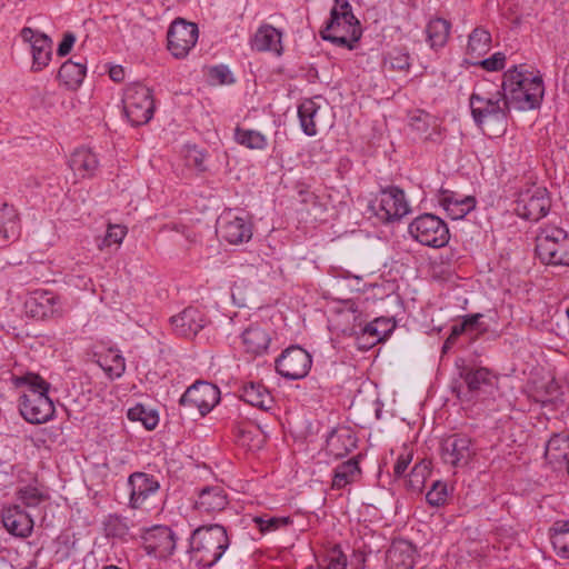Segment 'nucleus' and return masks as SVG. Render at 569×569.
I'll list each match as a JSON object with an SVG mask.
<instances>
[{
	"mask_svg": "<svg viewBox=\"0 0 569 569\" xmlns=\"http://www.w3.org/2000/svg\"><path fill=\"white\" fill-rule=\"evenodd\" d=\"M229 547V537L220 525L201 526L190 538L189 553L193 561L204 568L213 566Z\"/></svg>",
	"mask_w": 569,
	"mask_h": 569,
	"instance_id": "obj_3",
	"label": "nucleus"
},
{
	"mask_svg": "<svg viewBox=\"0 0 569 569\" xmlns=\"http://www.w3.org/2000/svg\"><path fill=\"white\" fill-rule=\"evenodd\" d=\"M210 74L220 84L228 82L229 71L224 68H219V67L212 68L210 70Z\"/></svg>",
	"mask_w": 569,
	"mask_h": 569,
	"instance_id": "obj_59",
	"label": "nucleus"
},
{
	"mask_svg": "<svg viewBox=\"0 0 569 569\" xmlns=\"http://www.w3.org/2000/svg\"><path fill=\"white\" fill-rule=\"evenodd\" d=\"M491 48V36L482 29L476 28L469 36L468 44L466 48L467 61L471 64H478L481 59Z\"/></svg>",
	"mask_w": 569,
	"mask_h": 569,
	"instance_id": "obj_27",
	"label": "nucleus"
},
{
	"mask_svg": "<svg viewBox=\"0 0 569 569\" xmlns=\"http://www.w3.org/2000/svg\"><path fill=\"white\" fill-rule=\"evenodd\" d=\"M254 521L259 525L261 532L270 531L278 528L280 525H287L288 519L286 518H270L263 520L262 518H256Z\"/></svg>",
	"mask_w": 569,
	"mask_h": 569,
	"instance_id": "obj_54",
	"label": "nucleus"
},
{
	"mask_svg": "<svg viewBox=\"0 0 569 569\" xmlns=\"http://www.w3.org/2000/svg\"><path fill=\"white\" fill-rule=\"evenodd\" d=\"M109 76L114 82L124 80V69L121 66H113L109 70Z\"/></svg>",
	"mask_w": 569,
	"mask_h": 569,
	"instance_id": "obj_60",
	"label": "nucleus"
},
{
	"mask_svg": "<svg viewBox=\"0 0 569 569\" xmlns=\"http://www.w3.org/2000/svg\"><path fill=\"white\" fill-rule=\"evenodd\" d=\"M2 522L4 528L13 536L26 538L33 529V520L19 506H11L3 510Z\"/></svg>",
	"mask_w": 569,
	"mask_h": 569,
	"instance_id": "obj_21",
	"label": "nucleus"
},
{
	"mask_svg": "<svg viewBox=\"0 0 569 569\" xmlns=\"http://www.w3.org/2000/svg\"><path fill=\"white\" fill-rule=\"evenodd\" d=\"M188 164L197 168L199 171L206 170L204 154L196 148L189 149L186 156Z\"/></svg>",
	"mask_w": 569,
	"mask_h": 569,
	"instance_id": "obj_53",
	"label": "nucleus"
},
{
	"mask_svg": "<svg viewBox=\"0 0 569 569\" xmlns=\"http://www.w3.org/2000/svg\"><path fill=\"white\" fill-rule=\"evenodd\" d=\"M236 140L249 149H262L266 146V138L254 130H242L237 128Z\"/></svg>",
	"mask_w": 569,
	"mask_h": 569,
	"instance_id": "obj_44",
	"label": "nucleus"
},
{
	"mask_svg": "<svg viewBox=\"0 0 569 569\" xmlns=\"http://www.w3.org/2000/svg\"><path fill=\"white\" fill-rule=\"evenodd\" d=\"M59 298L48 291L37 290L26 300L27 313L34 319H46L53 316L61 317L63 310L57 308Z\"/></svg>",
	"mask_w": 569,
	"mask_h": 569,
	"instance_id": "obj_17",
	"label": "nucleus"
},
{
	"mask_svg": "<svg viewBox=\"0 0 569 569\" xmlns=\"http://www.w3.org/2000/svg\"><path fill=\"white\" fill-rule=\"evenodd\" d=\"M17 383L29 387L20 400V413L30 423H44L54 415V406L48 397L49 383L40 376L28 373L17 379Z\"/></svg>",
	"mask_w": 569,
	"mask_h": 569,
	"instance_id": "obj_2",
	"label": "nucleus"
},
{
	"mask_svg": "<svg viewBox=\"0 0 569 569\" xmlns=\"http://www.w3.org/2000/svg\"><path fill=\"white\" fill-rule=\"evenodd\" d=\"M441 456L446 463L455 468L467 466L475 456L471 440L460 436L448 437L442 442Z\"/></svg>",
	"mask_w": 569,
	"mask_h": 569,
	"instance_id": "obj_16",
	"label": "nucleus"
},
{
	"mask_svg": "<svg viewBox=\"0 0 569 569\" xmlns=\"http://www.w3.org/2000/svg\"><path fill=\"white\" fill-rule=\"evenodd\" d=\"M470 107L475 120L482 130L492 137H500L507 129V113L510 109L506 98L500 92L491 97L473 93L470 98Z\"/></svg>",
	"mask_w": 569,
	"mask_h": 569,
	"instance_id": "obj_4",
	"label": "nucleus"
},
{
	"mask_svg": "<svg viewBox=\"0 0 569 569\" xmlns=\"http://www.w3.org/2000/svg\"><path fill=\"white\" fill-rule=\"evenodd\" d=\"M411 127L426 136L427 139L439 133V121L435 116L426 111L418 110L411 117Z\"/></svg>",
	"mask_w": 569,
	"mask_h": 569,
	"instance_id": "obj_40",
	"label": "nucleus"
},
{
	"mask_svg": "<svg viewBox=\"0 0 569 569\" xmlns=\"http://www.w3.org/2000/svg\"><path fill=\"white\" fill-rule=\"evenodd\" d=\"M551 538L557 555L569 559V521L555 529Z\"/></svg>",
	"mask_w": 569,
	"mask_h": 569,
	"instance_id": "obj_43",
	"label": "nucleus"
},
{
	"mask_svg": "<svg viewBox=\"0 0 569 569\" xmlns=\"http://www.w3.org/2000/svg\"><path fill=\"white\" fill-rule=\"evenodd\" d=\"M20 500L28 507H36L48 499V496L36 487H24L19 490Z\"/></svg>",
	"mask_w": 569,
	"mask_h": 569,
	"instance_id": "obj_46",
	"label": "nucleus"
},
{
	"mask_svg": "<svg viewBox=\"0 0 569 569\" xmlns=\"http://www.w3.org/2000/svg\"><path fill=\"white\" fill-rule=\"evenodd\" d=\"M218 233L224 241L238 244L249 241L252 237V227L244 218L234 211H224L218 220Z\"/></svg>",
	"mask_w": 569,
	"mask_h": 569,
	"instance_id": "obj_14",
	"label": "nucleus"
},
{
	"mask_svg": "<svg viewBox=\"0 0 569 569\" xmlns=\"http://www.w3.org/2000/svg\"><path fill=\"white\" fill-rule=\"evenodd\" d=\"M127 234V228L122 224H109L103 246L120 244Z\"/></svg>",
	"mask_w": 569,
	"mask_h": 569,
	"instance_id": "obj_49",
	"label": "nucleus"
},
{
	"mask_svg": "<svg viewBox=\"0 0 569 569\" xmlns=\"http://www.w3.org/2000/svg\"><path fill=\"white\" fill-rule=\"evenodd\" d=\"M241 338L246 352L254 357L267 353L272 340L269 328L260 323L246 328Z\"/></svg>",
	"mask_w": 569,
	"mask_h": 569,
	"instance_id": "obj_18",
	"label": "nucleus"
},
{
	"mask_svg": "<svg viewBox=\"0 0 569 569\" xmlns=\"http://www.w3.org/2000/svg\"><path fill=\"white\" fill-rule=\"evenodd\" d=\"M130 506L134 509L149 510L154 508L159 483L143 472H134L129 477Z\"/></svg>",
	"mask_w": 569,
	"mask_h": 569,
	"instance_id": "obj_12",
	"label": "nucleus"
},
{
	"mask_svg": "<svg viewBox=\"0 0 569 569\" xmlns=\"http://www.w3.org/2000/svg\"><path fill=\"white\" fill-rule=\"evenodd\" d=\"M430 473L431 461L422 459L416 463L405 479L407 490L413 493L422 492Z\"/></svg>",
	"mask_w": 569,
	"mask_h": 569,
	"instance_id": "obj_33",
	"label": "nucleus"
},
{
	"mask_svg": "<svg viewBox=\"0 0 569 569\" xmlns=\"http://www.w3.org/2000/svg\"><path fill=\"white\" fill-rule=\"evenodd\" d=\"M199 30L196 23L176 19L168 31V49L176 58H184L196 46Z\"/></svg>",
	"mask_w": 569,
	"mask_h": 569,
	"instance_id": "obj_10",
	"label": "nucleus"
},
{
	"mask_svg": "<svg viewBox=\"0 0 569 569\" xmlns=\"http://www.w3.org/2000/svg\"><path fill=\"white\" fill-rule=\"evenodd\" d=\"M311 356L300 347L286 349L276 361L277 371L287 379L305 378L311 368Z\"/></svg>",
	"mask_w": 569,
	"mask_h": 569,
	"instance_id": "obj_11",
	"label": "nucleus"
},
{
	"mask_svg": "<svg viewBox=\"0 0 569 569\" xmlns=\"http://www.w3.org/2000/svg\"><path fill=\"white\" fill-rule=\"evenodd\" d=\"M186 238L191 242V243H196L198 241V233L194 232V231H188L186 233Z\"/></svg>",
	"mask_w": 569,
	"mask_h": 569,
	"instance_id": "obj_63",
	"label": "nucleus"
},
{
	"mask_svg": "<svg viewBox=\"0 0 569 569\" xmlns=\"http://www.w3.org/2000/svg\"><path fill=\"white\" fill-rule=\"evenodd\" d=\"M503 97L510 108L530 110L537 108L543 97L545 88L540 76L532 72L508 70L502 81Z\"/></svg>",
	"mask_w": 569,
	"mask_h": 569,
	"instance_id": "obj_1",
	"label": "nucleus"
},
{
	"mask_svg": "<svg viewBox=\"0 0 569 569\" xmlns=\"http://www.w3.org/2000/svg\"><path fill=\"white\" fill-rule=\"evenodd\" d=\"M550 209L547 190L536 188L522 193L517 203V212L521 218L537 221L545 217Z\"/></svg>",
	"mask_w": 569,
	"mask_h": 569,
	"instance_id": "obj_15",
	"label": "nucleus"
},
{
	"mask_svg": "<svg viewBox=\"0 0 569 569\" xmlns=\"http://www.w3.org/2000/svg\"><path fill=\"white\" fill-rule=\"evenodd\" d=\"M237 440L240 446L249 450H257L261 448L263 437L258 428L249 426L248 428L239 429Z\"/></svg>",
	"mask_w": 569,
	"mask_h": 569,
	"instance_id": "obj_42",
	"label": "nucleus"
},
{
	"mask_svg": "<svg viewBox=\"0 0 569 569\" xmlns=\"http://www.w3.org/2000/svg\"><path fill=\"white\" fill-rule=\"evenodd\" d=\"M372 210L383 222L399 221L408 214L409 204L405 193L398 188L382 190L372 203Z\"/></svg>",
	"mask_w": 569,
	"mask_h": 569,
	"instance_id": "obj_9",
	"label": "nucleus"
},
{
	"mask_svg": "<svg viewBox=\"0 0 569 569\" xmlns=\"http://www.w3.org/2000/svg\"><path fill=\"white\" fill-rule=\"evenodd\" d=\"M74 41H76V38L72 33H70V32L66 33L63 36L62 41L60 42V44L58 47V51H57L58 54L60 57L67 56L71 51Z\"/></svg>",
	"mask_w": 569,
	"mask_h": 569,
	"instance_id": "obj_56",
	"label": "nucleus"
},
{
	"mask_svg": "<svg viewBox=\"0 0 569 569\" xmlns=\"http://www.w3.org/2000/svg\"><path fill=\"white\" fill-rule=\"evenodd\" d=\"M32 57H33V66H36L37 70H41L46 66H48L51 60L52 54V41L49 37L43 33H40L32 41Z\"/></svg>",
	"mask_w": 569,
	"mask_h": 569,
	"instance_id": "obj_37",
	"label": "nucleus"
},
{
	"mask_svg": "<svg viewBox=\"0 0 569 569\" xmlns=\"http://www.w3.org/2000/svg\"><path fill=\"white\" fill-rule=\"evenodd\" d=\"M97 167L98 159L90 149L79 148L70 158V168L77 177H90L96 171Z\"/></svg>",
	"mask_w": 569,
	"mask_h": 569,
	"instance_id": "obj_30",
	"label": "nucleus"
},
{
	"mask_svg": "<svg viewBox=\"0 0 569 569\" xmlns=\"http://www.w3.org/2000/svg\"><path fill=\"white\" fill-rule=\"evenodd\" d=\"M100 366L111 379L121 377L126 370L124 359L111 350L101 358Z\"/></svg>",
	"mask_w": 569,
	"mask_h": 569,
	"instance_id": "obj_41",
	"label": "nucleus"
},
{
	"mask_svg": "<svg viewBox=\"0 0 569 569\" xmlns=\"http://www.w3.org/2000/svg\"><path fill=\"white\" fill-rule=\"evenodd\" d=\"M86 76V67L71 60L62 63L58 71L59 80L68 88L76 89Z\"/></svg>",
	"mask_w": 569,
	"mask_h": 569,
	"instance_id": "obj_36",
	"label": "nucleus"
},
{
	"mask_svg": "<svg viewBox=\"0 0 569 569\" xmlns=\"http://www.w3.org/2000/svg\"><path fill=\"white\" fill-rule=\"evenodd\" d=\"M390 66L392 69L405 70L409 68V57L405 53H399L390 57Z\"/></svg>",
	"mask_w": 569,
	"mask_h": 569,
	"instance_id": "obj_58",
	"label": "nucleus"
},
{
	"mask_svg": "<svg viewBox=\"0 0 569 569\" xmlns=\"http://www.w3.org/2000/svg\"><path fill=\"white\" fill-rule=\"evenodd\" d=\"M252 48L258 51L282 52L281 32L270 24L261 26L252 39Z\"/></svg>",
	"mask_w": 569,
	"mask_h": 569,
	"instance_id": "obj_26",
	"label": "nucleus"
},
{
	"mask_svg": "<svg viewBox=\"0 0 569 569\" xmlns=\"http://www.w3.org/2000/svg\"><path fill=\"white\" fill-rule=\"evenodd\" d=\"M149 552L164 555L174 549V540L168 527L159 526L148 531L144 537Z\"/></svg>",
	"mask_w": 569,
	"mask_h": 569,
	"instance_id": "obj_28",
	"label": "nucleus"
},
{
	"mask_svg": "<svg viewBox=\"0 0 569 569\" xmlns=\"http://www.w3.org/2000/svg\"><path fill=\"white\" fill-rule=\"evenodd\" d=\"M396 323L387 318H377L365 323L361 335L358 337V348L366 350L383 341L395 329Z\"/></svg>",
	"mask_w": 569,
	"mask_h": 569,
	"instance_id": "obj_19",
	"label": "nucleus"
},
{
	"mask_svg": "<svg viewBox=\"0 0 569 569\" xmlns=\"http://www.w3.org/2000/svg\"><path fill=\"white\" fill-rule=\"evenodd\" d=\"M448 497L447 485L441 481H436L432 488L427 492V501L431 506H441L446 502Z\"/></svg>",
	"mask_w": 569,
	"mask_h": 569,
	"instance_id": "obj_48",
	"label": "nucleus"
},
{
	"mask_svg": "<svg viewBox=\"0 0 569 569\" xmlns=\"http://www.w3.org/2000/svg\"><path fill=\"white\" fill-rule=\"evenodd\" d=\"M19 222L18 214L13 207L6 203L0 206V234L10 240L18 236Z\"/></svg>",
	"mask_w": 569,
	"mask_h": 569,
	"instance_id": "obj_39",
	"label": "nucleus"
},
{
	"mask_svg": "<svg viewBox=\"0 0 569 569\" xmlns=\"http://www.w3.org/2000/svg\"><path fill=\"white\" fill-rule=\"evenodd\" d=\"M536 253L545 264L569 266V236L561 228L547 226L536 238Z\"/></svg>",
	"mask_w": 569,
	"mask_h": 569,
	"instance_id": "obj_6",
	"label": "nucleus"
},
{
	"mask_svg": "<svg viewBox=\"0 0 569 569\" xmlns=\"http://www.w3.org/2000/svg\"><path fill=\"white\" fill-rule=\"evenodd\" d=\"M336 2L330 21L321 31V36L337 46L353 49L362 34L360 22L353 16L348 1L336 0Z\"/></svg>",
	"mask_w": 569,
	"mask_h": 569,
	"instance_id": "obj_5",
	"label": "nucleus"
},
{
	"mask_svg": "<svg viewBox=\"0 0 569 569\" xmlns=\"http://www.w3.org/2000/svg\"><path fill=\"white\" fill-rule=\"evenodd\" d=\"M465 382L470 390H478L482 385L489 382V371L486 368L469 371L465 376Z\"/></svg>",
	"mask_w": 569,
	"mask_h": 569,
	"instance_id": "obj_47",
	"label": "nucleus"
},
{
	"mask_svg": "<svg viewBox=\"0 0 569 569\" xmlns=\"http://www.w3.org/2000/svg\"><path fill=\"white\" fill-rule=\"evenodd\" d=\"M347 558L342 551L335 547L328 553V566L327 569H346Z\"/></svg>",
	"mask_w": 569,
	"mask_h": 569,
	"instance_id": "obj_51",
	"label": "nucleus"
},
{
	"mask_svg": "<svg viewBox=\"0 0 569 569\" xmlns=\"http://www.w3.org/2000/svg\"><path fill=\"white\" fill-rule=\"evenodd\" d=\"M361 470L356 459H350L337 467L332 479L333 489H342L360 477Z\"/></svg>",
	"mask_w": 569,
	"mask_h": 569,
	"instance_id": "obj_34",
	"label": "nucleus"
},
{
	"mask_svg": "<svg viewBox=\"0 0 569 569\" xmlns=\"http://www.w3.org/2000/svg\"><path fill=\"white\" fill-rule=\"evenodd\" d=\"M545 456L552 465L569 462V436L553 435L547 442Z\"/></svg>",
	"mask_w": 569,
	"mask_h": 569,
	"instance_id": "obj_32",
	"label": "nucleus"
},
{
	"mask_svg": "<svg viewBox=\"0 0 569 569\" xmlns=\"http://www.w3.org/2000/svg\"><path fill=\"white\" fill-rule=\"evenodd\" d=\"M463 332H465V326H459V325L453 326L451 328V332H450L449 337L447 338V340L443 343L442 351L446 352L448 349H450L455 345L458 337L460 335H462Z\"/></svg>",
	"mask_w": 569,
	"mask_h": 569,
	"instance_id": "obj_57",
	"label": "nucleus"
},
{
	"mask_svg": "<svg viewBox=\"0 0 569 569\" xmlns=\"http://www.w3.org/2000/svg\"><path fill=\"white\" fill-rule=\"evenodd\" d=\"M506 57L503 53H495L491 58L478 60V64H480L487 71H498L503 69Z\"/></svg>",
	"mask_w": 569,
	"mask_h": 569,
	"instance_id": "obj_50",
	"label": "nucleus"
},
{
	"mask_svg": "<svg viewBox=\"0 0 569 569\" xmlns=\"http://www.w3.org/2000/svg\"><path fill=\"white\" fill-rule=\"evenodd\" d=\"M123 109L132 126L148 123L154 111L151 90L139 83L129 86L124 92Z\"/></svg>",
	"mask_w": 569,
	"mask_h": 569,
	"instance_id": "obj_7",
	"label": "nucleus"
},
{
	"mask_svg": "<svg viewBox=\"0 0 569 569\" xmlns=\"http://www.w3.org/2000/svg\"><path fill=\"white\" fill-rule=\"evenodd\" d=\"M39 33H36L32 29L30 28H24L22 29L21 31V36L22 38L26 40V41H29L32 43V41L36 39V37L38 36Z\"/></svg>",
	"mask_w": 569,
	"mask_h": 569,
	"instance_id": "obj_62",
	"label": "nucleus"
},
{
	"mask_svg": "<svg viewBox=\"0 0 569 569\" xmlns=\"http://www.w3.org/2000/svg\"><path fill=\"white\" fill-rule=\"evenodd\" d=\"M356 447V437L348 427H339L331 431L327 438V452L335 457L341 458L348 455Z\"/></svg>",
	"mask_w": 569,
	"mask_h": 569,
	"instance_id": "obj_23",
	"label": "nucleus"
},
{
	"mask_svg": "<svg viewBox=\"0 0 569 569\" xmlns=\"http://www.w3.org/2000/svg\"><path fill=\"white\" fill-rule=\"evenodd\" d=\"M171 322L176 332L187 338L194 337L203 328L201 312L191 307L173 316Z\"/></svg>",
	"mask_w": 569,
	"mask_h": 569,
	"instance_id": "obj_24",
	"label": "nucleus"
},
{
	"mask_svg": "<svg viewBox=\"0 0 569 569\" xmlns=\"http://www.w3.org/2000/svg\"><path fill=\"white\" fill-rule=\"evenodd\" d=\"M441 204L451 219L459 220L475 208L476 200L472 197H465L459 199L452 193L443 192Z\"/></svg>",
	"mask_w": 569,
	"mask_h": 569,
	"instance_id": "obj_31",
	"label": "nucleus"
},
{
	"mask_svg": "<svg viewBox=\"0 0 569 569\" xmlns=\"http://www.w3.org/2000/svg\"><path fill=\"white\" fill-rule=\"evenodd\" d=\"M480 315H471L467 316L459 326H465V331L469 328H472L479 320Z\"/></svg>",
	"mask_w": 569,
	"mask_h": 569,
	"instance_id": "obj_61",
	"label": "nucleus"
},
{
	"mask_svg": "<svg viewBox=\"0 0 569 569\" xmlns=\"http://www.w3.org/2000/svg\"><path fill=\"white\" fill-rule=\"evenodd\" d=\"M240 398L250 406L257 407L261 410H269L273 405L271 393L261 383H246L241 389Z\"/></svg>",
	"mask_w": 569,
	"mask_h": 569,
	"instance_id": "obj_29",
	"label": "nucleus"
},
{
	"mask_svg": "<svg viewBox=\"0 0 569 569\" xmlns=\"http://www.w3.org/2000/svg\"><path fill=\"white\" fill-rule=\"evenodd\" d=\"M229 500L223 488L219 486L204 488L194 502V509L201 515H214L224 510Z\"/></svg>",
	"mask_w": 569,
	"mask_h": 569,
	"instance_id": "obj_20",
	"label": "nucleus"
},
{
	"mask_svg": "<svg viewBox=\"0 0 569 569\" xmlns=\"http://www.w3.org/2000/svg\"><path fill=\"white\" fill-rule=\"evenodd\" d=\"M389 569H412L415 565V548L406 540L393 541L387 551Z\"/></svg>",
	"mask_w": 569,
	"mask_h": 569,
	"instance_id": "obj_25",
	"label": "nucleus"
},
{
	"mask_svg": "<svg viewBox=\"0 0 569 569\" xmlns=\"http://www.w3.org/2000/svg\"><path fill=\"white\" fill-rule=\"evenodd\" d=\"M128 418L132 421H141L148 430H152L158 425V415L147 410L143 406L138 405L128 410Z\"/></svg>",
	"mask_w": 569,
	"mask_h": 569,
	"instance_id": "obj_45",
	"label": "nucleus"
},
{
	"mask_svg": "<svg viewBox=\"0 0 569 569\" xmlns=\"http://www.w3.org/2000/svg\"><path fill=\"white\" fill-rule=\"evenodd\" d=\"M451 24L449 21L436 18L429 21L427 26L428 41L432 48L442 47L449 39Z\"/></svg>",
	"mask_w": 569,
	"mask_h": 569,
	"instance_id": "obj_38",
	"label": "nucleus"
},
{
	"mask_svg": "<svg viewBox=\"0 0 569 569\" xmlns=\"http://www.w3.org/2000/svg\"><path fill=\"white\" fill-rule=\"evenodd\" d=\"M298 202L301 204V210L308 212V206L318 204V197L309 190H300L298 196Z\"/></svg>",
	"mask_w": 569,
	"mask_h": 569,
	"instance_id": "obj_55",
	"label": "nucleus"
},
{
	"mask_svg": "<svg viewBox=\"0 0 569 569\" xmlns=\"http://www.w3.org/2000/svg\"><path fill=\"white\" fill-rule=\"evenodd\" d=\"M299 119L303 131L308 136L317 133L319 123V107L313 100H305L298 110Z\"/></svg>",
	"mask_w": 569,
	"mask_h": 569,
	"instance_id": "obj_35",
	"label": "nucleus"
},
{
	"mask_svg": "<svg viewBox=\"0 0 569 569\" xmlns=\"http://www.w3.org/2000/svg\"><path fill=\"white\" fill-rule=\"evenodd\" d=\"M410 234L423 246L440 248L449 241L447 224L438 217L425 213L409 224Z\"/></svg>",
	"mask_w": 569,
	"mask_h": 569,
	"instance_id": "obj_8",
	"label": "nucleus"
},
{
	"mask_svg": "<svg viewBox=\"0 0 569 569\" xmlns=\"http://www.w3.org/2000/svg\"><path fill=\"white\" fill-rule=\"evenodd\" d=\"M219 399L220 391L214 385L198 381L186 390L180 403L190 409H197L201 416H204L219 402Z\"/></svg>",
	"mask_w": 569,
	"mask_h": 569,
	"instance_id": "obj_13",
	"label": "nucleus"
},
{
	"mask_svg": "<svg viewBox=\"0 0 569 569\" xmlns=\"http://www.w3.org/2000/svg\"><path fill=\"white\" fill-rule=\"evenodd\" d=\"M366 323L362 312L353 303H348L345 308L337 312L335 326L343 335L356 336L361 335Z\"/></svg>",
	"mask_w": 569,
	"mask_h": 569,
	"instance_id": "obj_22",
	"label": "nucleus"
},
{
	"mask_svg": "<svg viewBox=\"0 0 569 569\" xmlns=\"http://www.w3.org/2000/svg\"><path fill=\"white\" fill-rule=\"evenodd\" d=\"M412 460V452L409 450H405L403 453H400L395 466H393V476L399 478L402 477L409 465Z\"/></svg>",
	"mask_w": 569,
	"mask_h": 569,
	"instance_id": "obj_52",
	"label": "nucleus"
},
{
	"mask_svg": "<svg viewBox=\"0 0 569 569\" xmlns=\"http://www.w3.org/2000/svg\"><path fill=\"white\" fill-rule=\"evenodd\" d=\"M232 299L233 301L239 305V306H246V299L241 298V299H237L234 292H232Z\"/></svg>",
	"mask_w": 569,
	"mask_h": 569,
	"instance_id": "obj_64",
	"label": "nucleus"
}]
</instances>
